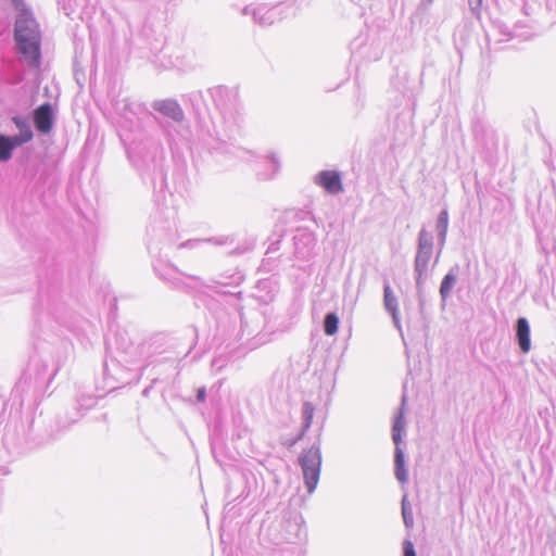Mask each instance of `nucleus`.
Wrapping results in <instances>:
<instances>
[{"label": "nucleus", "instance_id": "0eeeda50", "mask_svg": "<svg viewBox=\"0 0 556 556\" xmlns=\"http://www.w3.org/2000/svg\"><path fill=\"white\" fill-rule=\"evenodd\" d=\"M153 271L156 277L169 287L177 290H186L187 288L203 286L201 278L181 273L175 265L165 261L163 256H154Z\"/></svg>", "mask_w": 556, "mask_h": 556}, {"label": "nucleus", "instance_id": "20e7f679", "mask_svg": "<svg viewBox=\"0 0 556 556\" xmlns=\"http://www.w3.org/2000/svg\"><path fill=\"white\" fill-rule=\"evenodd\" d=\"M433 236L432 232L421 227L417 237V248L414 257V279L416 287V295L420 311L424 309L425 299V283L430 276L429 264L433 254Z\"/></svg>", "mask_w": 556, "mask_h": 556}, {"label": "nucleus", "instance_id": "c756f323", "mask_svg": "<svg viewBox=\"0 0 556 556\" xmlns=\"http://www.w3.org/2000/svg\"><path fill=\"white\" fill-rule=\"evenodd\" d=\"M400 80H405V81H407V80H408V73H407V72H404V73H402V74H397V75H396V77H395V79L393 80V85L397 88V90H399L402 94L406 96V94H407V92H408V91H410V88H408V87H406V86L400 87V86L397 85V83H399Z\"/></svg>", "mask_w": 556, "mask_h": 556}, {"label": "nucleus", "instance_id": "f3484780", "mask_svg": "<svg viewBox=\"0 0 556 556\" xmlns=\"http://www.w3.org/2000/svg\"><path fill=\"white\" fill-rule=\"evenodd\" d=\"M459 269H460V267L458 264L453 265L448 269V271L445 274V276L443 277V279L441 281V285L439 288V293H440L441 304H442L443 308L445 307L447 300L452 295L453 289L457 281Z\"/></svg>", "mask_w": 556, "mask_h": 556}, {"label": "nucleus", "instance_id": "ddd939ff", "mask_svg": "<svg viewBox=\"0 0 556 556\" xmlns=\"http://www.w3.org/2000/svg\"><path fill=\"white\" fill-rule=\"evenodd\" d=\"M59 104L42 102L37 105V135H49L55 125Z\"/></svg>", "mask_w": 556, "mask_h": 556}, {"label": "nucleus", "instance_id": "8fccbe9b", "mask_svg": "<svg viewBox=\"0 0 556 556\" xmlns=\"http://www.w3.org/2000/svg\"><path fill=\"white\" fill-rule=\"evenodd\" d=\"M40 374H41V372H40V370L37 368V371H36L37 377H38Z\"/></svg>", "mask_w": 556, "mask_h": 556}, {"label": "nucleus", "instance_id": "37998d69", "mask_svg": "<svg viewBox=\"0 0 556 556\" xmlns=\"http://www.w3.org/2000/svg\"><path fill=\"white\" fill-rule=\"evenodd\" d=\"M480 128H481V126H479V125H475V127H473V135L476 138L479 137Z\"/></svg>", "mask_w": 556, "mask_h": 556}, {"label": "nucleus", "instance_id": "39448f33", "mask_svg": "<svg viewBox=\"0 0 556 556\" xmlns=\"http://www.w3.org/2000/svg\"><path fill=\"white\" fill-rule=\"evenodd\" d=\"M406 394H403L401 406L393 418L392 425V441L394 447V475L401 483H405L408 480V471L405 463V453L401 446L403 443V433H405L406 420L404 416V409L406 406Z\"/></svg>", "mask_w": 556, "mask_h": 556}, {"label": "nucleus", "instance_id": "2f4dec72", "mask_svg": "<svg viewBox=\"0 0 556 556\" xmlns=\"http://www.w3.org/2000/svg\"><path fill=\"white\" fill-rule=\"evenodd\" d=\"M16 127L18 128L20 130V135H22L23 132H25L26 130V127L28 128V130L31 131V128H30V125L29 123L25 119V118H22V117H14L13 118Z\"/></svg>", "mask_w": 556, "mask_h": 556}, {"label": "nucleus", "instance_id": "de8ad7c7", "mask_svg": "<svg viewBox=\"0 0 556 556\" xmlns=\"http://www.w3.org/2000/svg\"><path fill=\"white\" fill-rule=\"evenodd\" d=\"M242 152L248 153V154H252V152L248 151V150H242Z\"/></svg>", "mask_w": 556, "mask_h": 556}, {"label": "nucleus", "instance_id": "7c9ffc66", "mask_svg": "<svg viewBox=\"0 0 556 556\" xmlns=\"http://www.w3.org/2000/svg\"><path fill=\"white\" fill-rule=\"evenodd\" d=\"M403 556H417L414 544L409 539L403 541Z\"/></svg>", "mask_w": 556, "mask_h": 556}, {"label": "nucleus", "instance_id": "6ab92c4d", "mask_svg": "<svg viewBox=\"0 0 556 556\" xmlns=\"http://www.w3.org/2000/svg\"><path fill=\"white\" fill-rule=\"evenodd\" d=\"M448 229V211L444 207L438 215L435 220V231L438 239V253L433 266L438 263L440 254L445 245Z\"/></svg>", "mask_w": 556, "mask_h": 556}, {"label": "nucleus", "instance_id": "9d476101", "mask_svg": "<svg viewBox=\"0 0 556 556\" xmlns=\"http://www.w3.org/2000/svg\"><path fill=\"white\" fill-rule=\"evenodd\" d=\"M299 463L303 471L307 492L313 493L317 486L320 476V444L315 442L308 450L303 451L299 457Z\"/></svg>", "mask_w": 556, "mask_h": 556}, {"label": "nucleus", "instance_id": "79ce46f5", "mask_svg": "<svg viewBox=\"0 0 556 556\" xmlns=\"http://www.w3.org/2000/svg\"><path fill=\"white\" fill-rule=\"evenodd\" d=\"M296 443H298V441H295V439L293 438V439L286 441L283 444L288 447H292Z\"/></svg>", "mask_w": 556, "mask_h": 556}, {"label": "nucleus", "instance_id": "c9c22d12", "mask_svg": "<svg viewBox=\"0 0 556 556\" xmlns=\"http://www.w3.org/2000/svg\"><path fill=\"white\" fill-rule=\"evenodd\" d=\"M390 315L392 316V321H393L395 328L402 333V326H401L399 311H396L394 313H390Z\"/></svg>", "mask_w": 556, "mask_h": 556}, {"label": "nucleus", "instance_id": "cd10ccee", "mask_svg": "<svg viewBox=\"0 0 556 556\" xmlns=\"http://www.w3.org/2000/svg\"><path fill=\"white\" fill-rule=\"evenodd\" d=\"M88 0H67L64 2L63 10L67 16L74 14L78 9H84Z\"/></svg>", "mask_w": 556, "mask_h": 556}, {"label": "nucleus", "instance_id": "412c9836", "mask_svg": "<svg viewBox=\"0 0 556 556\" xmlns=\"http://www.w3.org/2000/svg\"><path fill=\"white\" fill-rule=\"evenodd\" d=\"M122 114L126 118H130V115H140V114H147L152 115L150 111L144 106L142 103L138 102H131L129 100L123 101V108L121 110Z\"/></svg>", "mask_w": 556, "mask_h": 556}, {"label": "nucleus", "instance_id": "4c0bfd02", "mask_svg": "<svg viewBox=\"0 0 556 556\" xmlns=\"http://www.w3.org/2000/svg\"><path fill=\"white\" fill-rule=\"evenodd\" d=\"M202 98H203V93H202V91H201V90H198V91L192 92V93L190 94V100H191L193 103H194V102H198V101H200V100H202Z\"/></svg>", "mask_w": 556, "mask_h": 556}, {"label": "nucleus", "instance_id": "7ed1b4c3", "mask_svg": "<svg viewBox=\"0 0 556 556\" xmlns=\"http://www.w3.org/2000/svg\"><path fill=\"white\" fill-rule=\"evenodd\" d=\"M152 237L148 243V250L152 256H168V251L173 248L195 249L204 242H213L216 245H226L233 242L231 236H219L208 239H189L178 243L179 233L175 225L152 227Z\"/></svg>", "mask_w": 556, "mask_h": 556}, {"label": "nucleus", "instance_id": "4468645a", "mask_svg": "<svg viewBox=\"0 0 556 556\" xmlns=\"http://www.w3.org/2000/svg\"><path fill=\"white\" fill-rule=\"evenodd\" d=\"M33 138V131L26 127L25 132L14 137L0 135V162H7L11 159L12 150Z\"/></svg>", "mask_w": 556, "mask_h": 556}, {"label": "nucleus", "instance_id": "f704fd0d", "mask_svg": "<svg viewBox=\"0 0 556 556\" xmlns=\"http://www.w3.org/2000/svg\"><path fill=\"white\" fill-rule=\"evenodd\" d=\"M40 37L41 36H40L39 25L37 24V52H36V55H37V71L39 70L40 58H41Z\"/></svg>", "mask_w": 556, "mask_h": 556}, {"label": "nucleus", "instance_id": "72a5a7b5", "mask_svg": "<svg viewBox=\"0 0 556 556\" xmlns=\"http://www.w3.org/2000/svg\"><path fill=\"white\" fill-rule=\"evenodd\" d=\"M270 166L273 167V174H276L279 172V168H280V163L278 161V159L276 157L275 154H271L269 157H268V161H267Z\"/></svg>", "mask_w": 556, "mask_h": 556}, {"label": "nucleus", "instance_id": "f257e3e1", "mask_svg": "<svg viewBox=\"0 0 556 556\" xmlns=\"http://www.w3.org/2000/svg\"><path fill=\"white\" fill-rule=\"evenodd\" d=\"M207 92L223 118V128H214L207 144L211 149L230 152L229 148H235V141L241 134L242 116L238 93L226 86L210 88Z\"/></svg>", "mask_w": 556, "mask_h": 556}, {"label": "nucleus", "instance_id": "b1692460", "mask_svg": "<svg viewBox=\"0 0 556 556\" xmlns=\"http://www.w3.org/2000/svg\"><path fill=\"white\" fill-rule=\"evenodd\" d=\"M401 506H402L403 522H404L406 529L410 530L414 527V517H413L412 505L408 502L406 494L402 498Z\"/></svg>", "mask_w": 556, "mask_h": 556}, {"label": "nucleus", "instance_id": "bb28decb", "mask_svg": "<svg viewBox=\"0 0 556 556\" xmlns=\"http://www.w3.org/2000/svg\"><path fill=\"white\" fill-rule=\"evenodd\" d=\"M285 233H279V235H274L273 238H270V243L267 248V251H266V255H271L274 254L275 252L279 251L280 250V243L282 242V238H283ZM273 257L271 256H268L267 260H264L263 261V265H265V261H269L271 260Z\"/></svg>", "mask_w": 556, "mask_h": 556}, {"label": "nucleus", "instance_id": "dca6fc26", "mask_svg": "<svg viewBox=\"0 0 556 556\" xmlns=\"http://www.w3.org/2000/svg\"><path fill=\"white\" fill-rule=\"evenodd\" d=\"M315 182L331 194H337L343 189L341 176L336 170H321L316 175Z\"/></svg>", "mask_w": 556, "mask_h": 556}, {"label": "nucleus", "instance_id": "e433bc0d", "mask_svg": "<svg viewBox=\"0 0 556 556\" xmlns=\"http://www.w3.org/2000/svg\"><path fill=\"white\" fill-rule=\"evenodd\" d=\"M206 399V389L205 387H201L197 391L195 400L198 403L204 402Z\"/></svg>", "mask_w": 556, "mask_h": 556}, {"label": "nucleus", "instance_id": "58836bf2", "mask_svg": "<svg viewBox=\"0 0 556 556\" xmlns=\"http://www.w3.org/2000/svg\"><path fill=\"white\" fill-rule=\"evenodd\" d=\"M247 250H248L247 247L245 248L237 247L235 250L230 251L229 254L239 255V254H243Z\"/></svg>", "mask_w": 556, "mask_h": 556}, {"label": "nucleus", "instance_id": "c03bdc74", "mask_svg": "<svg viewBox=\"0 0 556 556\" xmlns=\"http://www.w3.org/2000/svg\"><path fill=\"white\" fill-rule=\"evenodd\" d=\"M149 391H150V388H146V389L142 391V395H143V396H148Z\"/></svg>", "mask_w": 556, "mask_h": 556}, {"label": "nucleus", "instance_id": "a18cd8bd", "mask_svg": "<svg viewBox=\"0 0 556 556\" xmlns=\"http://www.w3.org/2000/svg\"><path fill=\"white\" fill-rule=\"evenodd\" d=\"M36 88H37V93L39 92V89H40V81L39 79L37 78V85H36Z\"/></svg>", "mask_w": 556, "mask_h": 556}, {"label": "nucleus", "instance_id": "49530a36", "mask_svg": "<svg viewBox=\"0 0 556 556\" xmlns=\"http://www.w3.org/2000/svg\"><path fill=\"white\" fill-rule=\"evenodd\" d=\"M191 349L192 346L190 345L189 349L186 351V353L184 354V357H186L190 352H191Z\"/></svg>", "mask_w": 556, "mask_h": 556}, {"label": "nucleus", "instance_id": "a878e982", "mask_svg": "<svg viewBox=\"0 0 556 556\" xmlns=\"http://www.w3.org/2000/svg\"><path fill=\"white\" fill-rule=\"evenodd\" d=\"M315 406L313 403L305 401L302 405V426L304 430H308L312 426Z\"/></svg>", "mask_w": 556, "mask_h": 556}, {"label": "nucleus", "instance_id": "5701e85b", "mask_svg": "<svg viewBox=\"0 0 556 556\" xmlns=\"http://www.w3.org/2000/svg\"><path fill=\"white\" fill-rule=\"evenodd\" d=\"M324 332L327 336H333L338 332L339 328V316L334 312H329L324 317Z\"/></svg>", "mask_w": 556, "mask_h": 556}, {"label": "nucleus", "instance_id": "aec40b11", "mask_svg": "<svg viewBox=\"0 0 556 556\" xmlns=\"http://www.w3.org/2000/svg\"><path fill=\"white\" fill-rule=\"evenodd\" d=\"M302 521L303 518L301 515H295L293 518H289L283 521V529L287 533V541L293 542L294 540L300 539L303 532Z\"/></svg>", "mask_w": 556, "mask_h": 556}, {"label": "nucleus", "instance_id": "9b49d317", "mask_svg": "<svg viewBox=\"0 0 556 556\" xmlns=\"http://www.w3.org/2000/svg\"><path fill=\"white\" fill-rule=\"evenodd\" d=\"M293 256L300 261H309L314 256L316 245L315 235L305 228L296 229V233L292 237Z\"/></svg>", "mask_w": 556, "mask_h": 556}, {"label": "nucleus", "instance_id": "ea45409f", "mask_svg": "<svg viewBox=\"0 0 556 556\" xmlns=\"http://www.w3.org/2000/svg\"><path fill=\"white\" fill-rule=\"evenodd\" d=\"M253 9H254V8H252L251 5H247V7H244V8L242 9V14H243V15H252V10H253Z\"/></svg>", "mask_w": 556, "mask_h": 556}, {"label": "nucleus", "instance_id": "6e6552de", "mask_svg": "<svg viewBox=\"0 0 556 556\" xmlns=\"http://www.w3.org/2000/svg\"><path fill=\"white\" fill-rule=\"evenodd\" d=\"M40 147L45 152L40 163L37 162V174L40 173L41 184L47 187L48 192L54 193L59 185L58 164L60 150L53 143L47 144L46 140H41Z\"/></svg>", "mask_w": 556, "mask_h": 556}, {"label": "nucleus", "instance_id": "1a4fd4ad", "mask_svg": "<svg viewBox=\"0 0 556 556\" xmlns=\"http://www.w3.org/2000/svg\"><path fill=\"white\" fill-rule=\"evenodd\" d=\"M33 24L30 14L22 12L16 18L14 29V41L17 50L29 64L35 63V33Z\"/></svg>", "mask_w": 556, "mask_h": 556}, {"label": "nucleus", "instance_id": "2eb2a0df", "mask_svg": "<svg viewBox=\"0 0 556 556\" xmlns=\"http://www.w3.org/2000/svg\"><path fill=\"white\" fill-rule=\"evenodd\" d=\"M216 327L220 331L222 336L226 339H230L236 329L237 320L240 318V314L237 312L228 313L225 308H219L216 312Z\"/></svg>", "mask_w": 556, "mask_h": 556}, {"label": "nucleus", "instance_id": "a19ab883", "mask_svg": "<svg viewBox=\"0 0 556 556\" xmlns=\"http://www.w3.org/2000/svg\"><path fill=\"white\" fill-rule=\"evenodd\" d=\"M306 431H307V430H304V427L302 426L301 431H300V432H299V434L294 438V439H295V441H298V442H299V441H301V440L304 438V435H305Z\"/></svg>", "mask_w": 556, "mask_h": 556}, {"label": "nucleus", "instance_id": "f8f14e48", "mask_svg": "<svg viewBox=\"0 0 556 556\" xmlns=\"http://www.w3.org/2000/svg\"><path fill=\"white\" fill-rule=\"evenodd\" d=\"M291 8L290 3L281 2L271 8L260 4L252 10L253 21L261 26H270L283 18V9Z\"/></svg>", "mask_w": 556, "mask_h": 556}, {"label": "nucleus", "instance_id": "a211bd4d", "mask_svg": "<svg viewBox=\"0 0 556 556\" xmlns=\"http://www.w3.org/2000/svg\"><path fill=\"white\" fill-rule=\"evenodd\" d=\"M515 339L525 354L531 350L530 325L526 317H518L515 324Z\"/></svg>", "mask_w": 556, "mask_h": 556}, {"label": "nucleus", "instance_id": "473e14b6", "mask_svg": "<svg viewBox=\"0 0 556 556\" xmlns=\"http://www.w3.org/2000/svg\"><path fill=\"white\" fill-rule=\"evenodd\" d=\"M483 0H468L470 11L473 15L479 16Z\"/></svg>", "mask_w": 556, "mask_h": 556}, {"label": "nucleus", "instance_id": "393cba45", "mask_svg": "<svg viewBox=\"0 0 556 556\" xmlns=\"http://www.w3.org/2000/svg\"><path fill=\"white\" fill-rule=\"evenodd\" d=\"M42 98L46 100L43 102H54L55 104H59V98H60V88L58 85L51 83L50 85H46L42 88Z\"/></svg>", "mask_w": 556, "mask_h": 556}, {"label": "nucleus", "instance_id": "09e8293b", "mask_svg": "<svg viewBox=\"0 0 556 556\" xmlns=\"http://www.w3.org/2000/svg\"><path fill=\"white\" fill-rule=\"evenodd\" d=\"M53 378V375H50L49 378H48V382H50Z\"/></svg>", "mask_w": 556, "mask_h": 556}, {"label": "nucleus", "instance_id": "423d86ee", "mask_svg": "<svg viewBox=\"0 0 556 556\" xmlns=\"http://www.w3.org/2000/svg\"><path fill=\"white\" fill-rule=\"evenodd\" d=\"M151 108L153 111L168 119L164 121L153 114L151 115L159 125L163 135L166 137L167 141L170 142L174 139V131H176L174 124H181L185 121V112L181 105L176 99L167 98L154 100L151 103Z\"/></svg>", "mask_w": 556, "mask_h": 556}, {"label": "nucleus", "instance_id": "c85d7f7f", "mask_svg": "<svg viewBox=\"0 0 556 556\" xmlns=\"http://www.w3.org/2000/svg\"><path fill=\"white\" fill-rule=\"evenodd\" d=\"M115 342L117 345V349L121 350L124 354H129L130 350L134 349V345L131 342H124V339L122 334H116Z\"/></svg>", "mask_w": 556, "mask_h": 556}, {"label": "nucleus", "instance_id": "f03ea898", "mask_svg": "<svg viewBox=\"0 0 556 556\" xmlns=\"http://www.w3.org/2000/svg\"><path fill=\"white\" fill-rule=\"evenodd\" d=\"M128 159L141 179L154 190L164 191L167 187V165L163 146L153 137L135 140L129 147Z\"/></svg>", "mask_w": 556, "mask_h": 556}, {"label": "nucleus", "instance_id": "4be33fe9", "mask_svg": "<svg viewBox=\"0 0 556 556\" xmlns=\"http://www.w3.org/2000/svg\"><path fill=\"white\" fill-rule=\"evenodd\" d=\"M383 305L388 313H394L399 311L397 298L395 296L388 281H384L383 285Z\"/></svg>", "mask_w": 556, "mask_h": 556}]
</instances>
